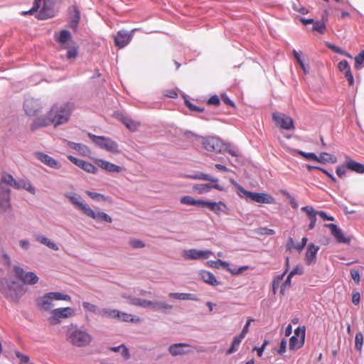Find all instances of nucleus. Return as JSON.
<instances>
[{"mask_svg":"<svg viewBox=\"0 0 364 364\" xmlns=\"http://www.w3.org/2000/svg\"><path fill=\"white\" fill-rule=\"evenodd\" d=\"M346 169H348V168L346 166V162L345 161V163L343 165L339 166L336 168V173L338 177L342 178L345 175Z\"/></svg>","mask_w":364,"mask_h":364,"instance_id":"nucleus-59","label":"nucleus"},{"mask_svg":"<svg viewBox=\"0 0 364 364\" xmlns=\"http://www.w3.org/2000/svg\"><path fill=\"white\" fill-rule=\"evenodd\" d=\"M188 178H193V179H198V180H203V181H211L213 183H218V179L217 178L213 177L208 174L199 172L194 175H190L188 176Z\"/></svg>","mask_w":364,"mask_h":364,"instance_id":"nucleus-37","label":"nucleus"},{"mask_svg":"<svg viewBox=\"0 0 364 364\" xmlns=\"http://www.w3.org/2000/svg\"><path fill=\"white\" fill-rule=\"evenodd\" d=\"M95 163L98 166L109 173H119L122 171L120 166L102 159H96Z\"/></svg>","mask_w":364,"mask_h":364,"instance_id":"nucleus-22","label":"nucleus"},{"mask_svg":"<svg viewBox=\"0 0 364 364\" xmlns=\"http://www.w3.org/2000/svg\"><path fill=\"white\" fill-rule=\"evenodd\" d=\"M185 104L189 108V109L193 112H203L205 110V108L203 107L196 106L194 104L189 102L188 100H186Z\"/></svg>","mask_w":364,"mask_h":364,"instance_id":"nucleus-50","label":"nucleus"},{"mask_svg":"<svg viewBox=\"0 0 364 364\" xmlns=\"http://www.w3.org/2000/svg\"><path fill=\"white\" fill-rule=\"evenodd\" d=\"M68 145L73 149L78 151L82 156H87L90 154V149L85 144L80 143H75L73 141H68Z\"/></svg>","mask_w":364,"mask_h":364,"instance_id":"nucleus-32","label":"nucleus"},{"mask_svg":"<svg viewBox=\"0 0 364 364\" xmlns=\"http://www.w3.org/2000/svg\"><path fill=\"white\" fill-rule=\"evenodd\" d=\"M48 295L51 296L52 300H71V297L69 295L60 292H49Z\"/></svg>","mask_w":364,"mask_h":364,"instance_id":"nucleus-45","label":"nucleus"},{"mask_svg":"<svg viewBox=\"0 0 364 364\" xmlns=\"http://www.w3.org/2000/svg\"><path fill=\"white\" fill-rule=\"evenodd\" d=\"M70 40H71V34L69 31L68 30H63L60 31V35L58 38V41L60 44H62V46L65 48H67L63 45L68 42Z\"/></svg>","mask_w":364,"mask_h":364,"instance_id":"nucleus-41","label":"nucleus"},{"mask_svg":"<svg viewBox=\"0 0 364 364\" xmlns=\"http://www.w3.org/2000/svg\"><path fill=\"white\" fill-rule=\"evenodd\" d=\"M51 300V296L48 293L38 300V304L44 310L49 311L53 306Z\"/></svg>","mask_w":364,"mask_h":364,"instance_id":"nucleus-34","label":"nucleus"},{"mask_svg":"<svg viewBox=\"0 0 364 364\" xmlns=\"http://www.w3.org/2000/svg\"><path fill=\"white\" fill-rule=\"evenodd\" d=\"M66 336L70 344L79 348L89 346L92 341V336L86 330L73 325L68 328Z\"/></svg>","mask_w":364,"mask_h":364,"instance_id":"nucleus-3","label":"nucleus"},{"mask_svg":"<svg viewBox=\"0 0 364 364\" xmlns=\"http://www.w3.org/2000/svg\"><path fill=\"white\" fill-rule=\"evenodd\" d=\"M35 156L39 161L50 168L55 169H59L61 168V164L58 160L46 154L43 152H36Z\"/></svg>","mask_w":364,"mask_h":364,"instance_id":"nucleus-18","label":"nucleus"},{"mask_svg":"<svg viewBox=\"0 0 364 364\" xmlns=\"http://www.w3.org/2000/svg\"><path fill=\"white\" fill-rule=\"evenodd\" d=\"M99 315H101L102 316H107L108 318H117L119 316V311L116 309L105 308L100 310V312H99Z\"/></svg>","mask_w":364,"mask_h":364,"instance_id":"nucleus-42","label":"nucleus"},{"mask_svg":"<svg viewBox=\"0 0 364 364\" xmlns=\"http://www.w3.org/2000/svg\"><path fill=\"white\" fill-rule=\"evenodd\" d=\"M327 46L328 48H330L331 50H333V52H335L336 53H338V54H341V55H343L345 56H348V57H351L348 53H346V51H344L343 50H342L340 47H338L337 46H335L331 43H328Z\"/></svg>","mask_w":364,"mask_h":364,"instance_id":"nucleus-48","label":"nucleus"},{"mask_svg":"<svg viewBox=\"0 0 364 364\" xmlns=\"http://www.w3.org/2000/svg\"><path fill=\"white\" fill-rule=\"evenodd\" d=\"M200 278L205 283L212 286H217L220 284L216 279L215 277L210 272L201 271L199 273Z\"/></svg>","mask_w":364,"mask_h":364,"instance_id":"nucleus-31","label":"nucleus"},{"mask_svg":"<svg viewBox=\"0 0 364 364\" xmlns=\"http://www.w3.org/2000/svg\"><path fill=\"white\" fill-rule=\"evenodd\" d=\"M14 270L17 276L23 281V283L28 284H35L38 281V277L33 272L25 273L23 269L19 267H15Z\"/></svg>","mask_w":364,"mask_h":364,"instance_id":"nucleus-15","label":"nucleus"},{"mask_svg":"<svg viewBox=\"0 0 364 364\" xmlns=\"http://www.w3.org/2000/svg\"><path fill=\"white\" fill-rule=\"evenodd\" d=\"M41 3L42 0H35L33 7L29 11H24L23 14H33L34 12L37 11L38 9H40Z\"/></svg>","mask_w":364,"mask_h":364,"instance_id":"nucleus-53","label":"nucleus"},{"mask_svg":"<svg viewBox=\"0 0 364 364\" xmlns=\"http://www.w3.org/2000/svg\"><path fill=\"white\" fill-rule=\"evenodd\" d=\"M364 62V50H361L355 58V67L359 68L360 65Z\"/></svg>","mask_w":364,"mask_h":364,"instance_id":"nucleus-54","label":"nucleus"},{"mask_svg":"<svg viewBox=\"0 0 364 364\" xmlns=\"http://www.w3.org/2000/svg\"><path fill=\"white\" fill-rule=\"evenodd\" d=\"M52 316L49 318L51 325H55L60 322V318H66L74 314V309L71 307L58 308L52 311Z\"/></svg>","mask_w":364,"mask_h":364,"instance_id":"nucleus-10","label":"nucleus"},{"mask_svg":"<svg viewBox=\"0 0 364 364\" xmlns=\"http://www.w3.org/2000/svg\"><path fill=\"white\" fill-rule=\"evenodd\" d=\"M16 356L19 359L20 364H26L30 361L29 356L22 354L19 351L16 352Z\"/></svg>","mask_w":364,"mask_h":364,"instance_id":"nucleus-60","label":"nucleus"},{"mask_svg":"<svg viewBox=\"0 0 364 364\" xmlns=\"http://www.w3.org/2000/svg\"><path fill=\"white\" fill-rule=\"evenodd\" d=\"M181 300L198 301V298L194 294L181 293Z\"/></svg>","mask_w":364,"mask_h":364,"instance_id":"nucleus-61","label":"nucleus"},{"mask_svg":"<svg viewBox=\"0 0 364 364\" xmlns=\"http://www.w3.org/2000/svg\"><path fill=\"white\" fill-rule=\"evenodd\" d=\"M363 335L361 332H358L355 337V348L358 351H361L363 348Z\"/></svg>","mask_w":364,"mask_h":364,"instance_id":"nucleus-46","label":"nucleus"},{"mask_svg":"<svg viewBox=\"0 0 364 364\" xmlns=\"http://www.w3.org/2000/svg\"><path fill=\"white\" fill-rule=\"evenodd\" d=\"M117 319H118L119 321H126V322H129V321L133 322L134 321V318H132V316L131 314H127L124 312H121L119 311V316L117 318Z\"/></svg>","mask_w":364,"mask_h":364,"instance_id":"nucleus-52","label":"nucleus"},{"mask_svg":"<svg viewBox=\"0 0 364 364\" xmlns=\"http://www.w3.org/2000/svg\"><path fill=\"white\" fill-rule=\"evenodd\" d=\"M272 119L276 125L285 130H294L295 129L293 119L281 112H274Z\"/></svg>","mask_w":364,"mask_h":364,"instance_id":"nucleus-9","label":"nucleus"},{"mask_svg":"<svg viewBox=\"0 0 364 364\" xmlns=\"http://www.w3.org/2000/svg\"><path fill=\"white\" fill-rule=\"evenodd\" d=\"M254 321V319L252 318H250L247 319L245 325L244 326L241 333H240V336L242 337H245L246 334L249 332V326L251 323V322Z\"/></svg>","mask_w":364,"mask_h":364,"instance_id":"nucleus-62","label":"nucleus"},{"mask_svg":"<svg viewBox=\"0 0 364 364\" xmlns=\"http://www.w3.org/2000/svg\"><path fill=\"white\" fill-rule=\"evenodd\" d=\"M86 193L91 198H92L93 200H95L96 201L105 200V201H107L109 203L112 202V198L109 196H105L102 194L90 191H87Z\"/></svg>","mask_w":364,"mask_h":364,"instance_id":"nucleus-39","label":"nucleus"},{"mask_svg":"<svg viewBox=\"0 0 364 364\" xmlns=\"http://www.w3.org/2000/svg\"><path fill=\"white\" fill-rule=\"evenodd\" d=\"M36 240L38 242H39L40 243L47 246L48 248H50V249H51L53 250L57 251V250H59V247H58V245L55 242H53L51 240H50L46 236L38 235V236H36Z\"/></svg>","mask_w":364,"mask_h":364,"instance_id":"nucleus-36","label":"nucleus"},{"mask_svg":"<svg viewBox=\"0 0 364 364\" xmlns=\"http://www.w3.org/2000/svg\"><path fill=\"white\" fill-rule=\"evenodd\" d=\"M318 250H319V247L316 246L313 243H310L308 245L307 250L306 252V255H305L306 263L308 265H311V264L316 263V255H317Z\"/></svg>","mask_w":364,"mask_h":364,"instance_id":"nucleus-23","label":"nucleus"},{"mask_svg":"<svg viewBox=\"0 0 364 364\" xmlns=\"http://www.w3.org/2000/svg\"><path fill=\"white\" fill-rule=\"evenodd\" d=\"M68 159L79 168L90 173H97L98 168L92 164L77 159L73 156H68Z\"/></svg>","mask_w":364,"mask_h":364,"instance_id":"nucleus-16","label":"nucleus"},{"mask_svg":"<svg viewBox=\"0 0 364 364\" xmlns=\"http://www.w3.org/2000/svg\"><path fill=\"white\" fill-rule=\"evenodd\" d=\"M301 210L305 212L310 220L309 225V229L312 230L314 228L316 223V215H318L317 211L313 208V206L306 205L301 208Z\"/></svg>","mask_w":364,"mask_h":364,"instance_id":"nucleus-28","label":"nucleus"},{"mask_svg":"<svg viewBox=\"0 0 364 364\" xmlns=\"http://www.w3.org/2000/svg\"><path fill=\"white\" fill-rule=\"evenodd\" d=\"M77 55V48L75 46L70 47L68 48L67 51V58L68 59H72L75 58Z\"/></svg>","mask_w":364,"mask_h":364,"instance_id":"nucleus-58","label":"nucleus"},{"mask_svg":"<svg viewBox=\"0 0 364 364\" xmlns=\"http://www.w3.org/2000/svg\"><path fill=\"white\" fill-rule=\"evenodd\" d=\"M88 136L100 149L113 154L119 153L118 144L112 139L105 136H97L92 133H88Z\"/></svg>","mask_w":364,"mask_h":364,"instance_id":"nucleus-5","label":"nucleus"},{"mask_svg":"<svg viewBox=\"0 0 364 364\" xmlns=\"http://www.w3.org/2000/svg\"><path fill=\"white\" fill-rule=\"evenodd\" d=\"M53 16V9L50 4L44 1L43 5L37 14V18L41 20L50 18Z\"/></svg>","mask_w":364,"mask_h":364,"instance_id":"nucleus-29","label":"nucleus"},{"mask_svg":"<svg viewBox=\"0 0 364 364\" xmlns=\"http://www.w3.org/2000/svg\"><path fill=\"white\" fill-rule=\"evenodd\" d=\"M296 152L307 160H313L316 161V159H317V155L314 153H308L301 150H296Z\"/></svg>","mask_w":364,"mask_h":364,"instance_id":"nucleus-51","label":"nucleus"},{"mask_svg":"<svg viewBox=\"0 0 364 364\" xmlns=\"http://www.w3.org/2000/svg\"><path fill=\"white\" fill-rule=\"evenodd\" d=\"M243 338H244V337H242L240 335L235 336L231 346L227 350V354H232V353H235V351H237L238 349V347H239L240 344L241 343Z\"/></svg>","mask_w":364,"mask_h":364,"instance_id":"nucleus-38","label":"nucleus"},{"mask_svg":"<svg viewBox=\"0 0 364 364\" xmlns=\"http://www.w3.org/2000/svg\"><path fill=\"white\" fill-rule=\"evenodd\" d=\"M212 254L210 250L190 249L183 250L182 256L186 260H198L208 259Z\"/></svg>","mask_w":364,"mask_h":364,"instance_id":"nucleus-11","label":"nucleus"},{"mask_svg":"<svg viewBox=\"0 0 364 364\" xmlns=\"http://www.w3.org/2000/svg\"><path fill=\"white\" fill-rule=\"evenodd\" d=\"M6 182L0 181V208L6 209L10 206V189Z\"/></svg>","mask_w":364,"mask_h":364,"instance_id":"nucleus-14","label":"nucleus"},{"mask_svg":"<svg viewBox=\"0 0 364 364\" xmlns=\"http://www.w3.org/2000/svg\"><path fill=\"white\" fill-rule=\"evenodd\" d=\"M129 304L136 306H140L143 308H148L149 300L141 299L139 298L133 297L130 298Z\"/></svg>","mask_w":364,"mask_h":364,"instance_id":"nucleus-43","label":"nucleus"},{"mask_svg":"<svg viewBox=\"0 0 364 364\" xmlns=\"http://www.w3.org/2000/svg\"><path fill=\"white\" fill-rule=\"evenodd\" d=\"M203 145L208 151L223 153L228 149V144L218 137H203Z\"/></svg>","mask_w":364,"mask_h":364,"instance_id":"nucleus-8","label":"nucleus"},{"mask_svg":"<svg viewBox=\"0 0 364 364\" xmlns=\"http://www.w3.org/2000/svg\"><path fill=\"white\" fill-rule=\"evenodd\" d=\"M180 202L184 205H196L198 207H204L203 200H196L189 196H185L181 198Z\"/></svg>","mask_w":364,"mask_h":364,"instance_id":"nucleus-33","label":"nucleus"},{"mask_svg":"<svg viewBox=\"0 0 364 364\" xmlns=\"http://www.w3.org/2000/svg\"><path fill=\"white\" fill-rule=\"evenodd\" d=\"M203 145L208 151L223 153L228 149V144L218 137H203Z\"/></svg>","mask_w":364,"mask_h":364,"instance_id":"nucleus-7","label":"nucleus"},{"mask_svg":"<svg viewBox=\"0 0 364 364\" xmlns=\"http://www.w3.org/2000/svg\"><path fill=\"white\" fill-rule=\"evenodd\" d=\"M305 328H296L294 330V335L290 338L289 349L294 350L301 348L304 343Z\"/></svg>","mask_w":364,"mask_h":364,"instance_id":"nucleus-12","label":"nucleus"},{"mask_svg":"<svg viewBox=\"0 0 364 364\" xmlns=\"http://www.w3.org/2000/svg\"><path fill=\"white\" fill-rule=\"evenodd\" d=\"M82 306L86 310L96 314H99V312H100V310L97 308L96 305L91 304L90 302L84 301L82 303Z\"/></svg>","mask_w":364,"mask_h":364,"instance_id":"nucleus-47","label":"nucleus"},{"mask_svg":"<svg viewBox=\"0 0 364 364\" xmlns=\"http://www.w3.org/2000/svg\"><path fill=\"white\" fill-rule=\"evenodd\" d=\"M304 273V269L301 266L297 265L289 272L290 277H293L296 274L301 275Z\"/></svg>","mask_w":364,"mask_h":364,"instance_id":"nucleus-63","label":"nucleus"},{"mask_svg":"<svg viewBox=\"0 0 364 364\" xmlns=\"http://www.w3.org/2000/svg\"><path fill=\"white\" fill-rule=\"evenodd\" d=\"M328 154L326 152H322L319 154V156H317V159H316V161L321 163V164H326L328 163Z\"/></svg>","mask_w":364,"mask_h":364,"instance_id":"nucleus-64","label":"nucleus"},{"mask_svg":"<svg viewBox=\"0 0 364 364\" xmlns=\"http://www.w3.org/2000/svg\"><path fill=\"white\" fill-rule=\"evenodd\" d=\"M338 69L341 72H346L347 70H350V68L347 60H343L338 63Z\"/></svg>","mask_w":364,"mask_h":364,"instance_id":"nucleus-57","label":"nucleus"},{"mask_svg":"<svg viewBox=\"0 0 364 364\" xmlns=\"http://www.w3.org/2000/svg\"><path fill=\"white\" fill-rule=\"evenodd\" d=\"M6 296L12 301H18L23 294V289L21 284L14 281L8 284V288L4 291Z\"/></svg>","mask_w":364,"mask_h":364,"instance_id":"nucleus-13","label":"nucleus"},{"mask_svg":"<svg viewBox=\"0 0 364 364\" xmlns=\"http://www.w3.org/2000/svg\"><path fill=\"white\" fill-rule=\"evenodd\" d=\"M189 347V345L184 343H178L171 345L168 347V352L173 356L181 355L188 353L186 348Z\"/></svg>","mask_w":364,"mask_h":364,"instance_id":"nucleus-27","label":"nucleus"},{"mask_svg":"<svg viewBox=\"0 0 364 364\" xmlns=\"http://www.w3.org/2000/svg\"><path fill=\"white\" fill-rule=\"evenodd\" d=\"M72 9L73 13L70 17L69 26L74 31H76L80 20V12L79 9L75 6L72 7Z\"/></svg>","mask_w":364,"mask_h":364,"instance_id":"nucleus-30","label":"nucleus"},{"mask_svg":"<svg viewBox=\"0 0 364 364\" xmlns=\"http://www.w3.org/2000/svg\"><path fill=\"white\" fill-rule=\"evenodd\" d=\"M130 245L135 249L143 248L145 246L142 240L134 239L129 241Z\"/></svg>","mask_w":364,"mask_h":364,"instance_id":"nucleus-56","label":"nucleus"},{"mask_svg":"<svg viewBox=\"0 0 364 364\" xmlns=\"http://www.w3.org/2000/svg\"><path fill=\"white\" fill-rule=\"evenodd\" d=\"M2 181L16 189H25L32 194L36 193V188L28 180L16 181L11 174L5 173L2 176Z\"/></svg>","mask_w":364,"mask_h":364,"instance_id":"nucleus-6","label":"nucleus"},{"mask_svg":"<svg viewBox=\"0 0 364 364\" xmlns=\"http://www.w3.org/2000/svg\"><path fill=\"white\" fill-rule=\"evenodd\" d=\"M313 30L316 31L320 33H323L326 30V25L322 21H314Z\"/></svg>","mask_w":364,"mask_h":364,"instance_id":"nucleus-49","label":"nucleus"},{"mask_svg":"<svg viewBox=\"0 0 364 364\" xmlns=\"http://www.w3.org/2000/svg\"><path fill=\"white\" fill-rule=\"evenodd\" d=\"M325 227L331 230V235L335 237L338 243L348 244L350 241V238L343 235L342 230L338 228L336 224L328 223L326 224Z\"/></svg>","mask_w":364,"mask_h":364,"instance_id":"nucleus-17","label":"nucleus"},{"mask_svg":"<svg viewBox=\"0 0 364 364\" xmlns=\"http://www.w3.org/2000/svg\"><path fill=\"white\" fill-rule=\"evenodd\" d=\"M204 207L208 208L210 210L218 215H219L221 212L225 213L227 209L226 205L222 201L212 202L205 200Z\"/></svg>","mask_w":364,"mask_h":364,"instance_id":"nucleus-25","label":"nucleus"},{"mask_svg":"<svg viewBox=\"0 0 364 364\" xmlns=\"http://www.w3.org/2000/svg\"><path fill=\"white\" fill-rule=\"evenodd\" d=\"M23 108L26 114L33 116L41 109V105L38 100L28 99L24 102Z\"/></svg>","mask_w":364,"mask_h":364,"instance_id":"nucleus-20","label":"nucleus"},{"mask_svg":"<svg viewBox=\"0 0 364 364\" xmlns=\"http://www.w3.org/2000/svg\"><path fill=\"white\" fill-rule=\"evenodd\" d=\"M109 349L113 352H119L122 349L121 354L125 360H128L130 358V353L129 349L124 345L122 344L116 347H110Z\"/></svg>","mask_w":364,"mask_h":364,"instance_id":"nucleus-40","label":"nucleus"},{"mask_svg":"<svg viewBox=\"0 0 364 364\" xmlns=\"http://www.w3.org/2000/svg\"><path fill=\"white\" fill-rule=\"evenodd\" d=\"M293 54H294V58L296 59L298 63L299 64V65L301 66L302 70H304V72L307 73L308 70H307L303 60L301 58L300 54L296 50H293Z\"/></svg>","mask_w":364,"mask_h":364,"instance_id":"nucleus-55","label":"nucleus"},{"mask_svg":"<svg viewBox=\"0 0 364 364\" xmlns=\"http://www.w3.org/2000/svg\"><path fill=\"white\" fill-rule=\"evenodd\" d=\"M346 162L348 169L357 173H364V164L357 162L346 155Z\"/></svg>","mask_w":364,"mask_h":364,"instance_id":"nucleus-26","label":"nucleus"},{"mask_svg":"<svg viewBox=\"0 0 364 364\" xmlns=\"http://www.w3.org/2000/svg\"><path fill=\"white\" fill-rule=\"evenodd\" d=\"M74 108V105L71 102L55 104L51 107L48 114V120H49L54 127L64 124L70 119Z\"/></svg>","mask_w":364,"mask_h":364,"instance_id":"nucleus-1","label":"nucleus"},{"mask_svg":"<svg viewBox=\"0 0 364 364\" xmlns=\"http://www.w3.org/2000/svg\"><path fill=\"white\" fill-rule=\"evenodd\" d=\"M149 304H148L147 309H151L154 311H159L164 314L169 313L172 309L173 306L170 305L164 301H149Z\"/></svg>","mask_w":364,"mask_h":364,"instance_id":"nucleus-19","label":"nucleus"},{"mask_svg":"<svg viewBox=\"0 0 364 364\" xmlns=\"http://www.w3.org/2000/svg\"><path fill=\"white\" fill-rule=\"evenodd\" d=\"M67 198L75 208L80 210L82 214L90 217L96 221H105L109 223L112 222V218L105 212H95L80 196L76 195H67Z\"/></svg>","mask_w":364,"mask_h":364,"instance_id":"nucleus-2","label":"nucleus"},{"mask_svg":"<svg viewBox=\"0 0 364 364\" xmlns=\"http://www.w3.org/2000/svg\"><path fill=\"white\" fill-rule=\"evenodd\" d=\"M121 121L126 126V127L132 132L136 131L139 126V122L128 117L122 116L121 117Z\"/></svg>","mask_w":364,"mask_h":364,"instance_id":"nucleus-35","label":"nucleus"},{"mask_svg":"<svg viewBox=\"0 0 364 364\" xmlns=\"http://www.w3.org/2000/svg\"><path fill=\"white\" fill-rule=\"evenodd\" d=\"M48 124L47 122L46 119L38 118V119H35L33 121V122L32 123V124L31 125V129L32 131H35L38 128L46 127Z\"/></svg>","mask_w":364,"mask_h":364,"instance_id":"nucleus-44","label":"nucleus"},{"mask_svg":"<svg viewBox=\"0 0 364 364\" xmlns=\"http://www.w3.org/2000/svg\"><path fill=\"white\" fill-rule=\"evenodd\" d=\"M212 188H215L218 191L224 190L223 187L220 186L218 183L196 184L193 187V191L197 192L198 194L208 193Z\"/></svg>","mask_w":364,"mask_h":364,"instance_id":"nucleus-24","label":"nucleus"},{"mask_svg":"<svg viewBox=\"0 0 364 364\" xmlns=\"http://www.w3.org/2000/svg\"><path fill=\"white\" fill-rule=\"evenodd\" d=\"M132 34L124 31H119L114 36L115 45L119 48L125 47L132 40Z\"/></svg>","mask_w":364,"mask_h":364,"instance_id":"nucleus-21","label":"nucleus"},{"mask_svg":"<svg viewBox=\"0 0 364 364\" xmlns=\"http://www.w3.org/2000/svg\"><path fill=\"white\" fill-rule=\"evenodd\" d=\"M238 195L249 202L266 204H272L274 202V198L267 193L251 192L244 189L240 186L238 187Z\"/></svg>","mask_w":364,"mask_h":364,"instance_id":"nucleus-4","label":"nucleus"}]
</instances>
